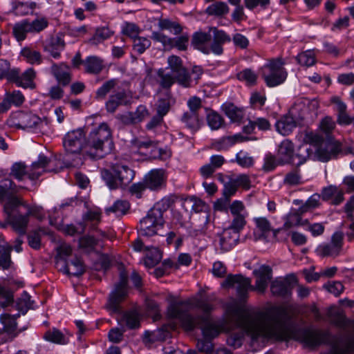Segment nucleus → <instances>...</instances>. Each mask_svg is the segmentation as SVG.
Returning a JSON list of instances; mask_svg holds the SVG:
<instances>
[{"mask_svg":"<svg viewBox=\"0 0 354 354\" xmlns=\"http://www.w3.org/2000/svg\"><path fill=\"white\" fill-rule=\"evenodd\" d=\"M226 313L229 319L235 320L241 330L253 339L286 342L295 339L308 346L330 345L340 354L354 352V337L348 339L344 348H340L328 331L308 328L296 333L288 314L279 307L272 306L263 311H245L236 301H232L227 304Z\"/></svg>","mask_w":354,"mask_h":354,"instance_id":"1","label":"nucleus"},{"mask_svg":"<svg viewBox=\"0 0 354 354\" xmlns=\"http://www.w3.org/2000/svg\"><path fill=\"white\" fill-rule=\"evenodd\" d=\"M195 307L201 309L203 314L192 316L189 313L191 308L189 301H176L170 296L167 314L169 317L178 319L182 327L187 331H192L196 326H199L205 336H218L220 333L219 327L212 322L210 317V313L213 310L212 304L207 300L198 299Z\"/></svg>","mask_w":354,"mask_h":354,"instance_id":"2","label":"nucleus"},{"mask_svg":"<svg viewBox=\"0 0 354 354\" xmlns=\"http://www.w3.org/2000/svg\"><path fill=\"white\" fill-rule=\"evenodd\" d=\"M203 73L201 66H194L189 71L180 57L171 55L167 58V67L157 71V82L165 89L170 88L175 82L184 88H189L198 84Z\"/></svg>","mask_w":354,"mask_h":354,"instance_id":"3","label":"nucleus"},{"mask_svg":"<svg viewBox=\"0 0 354 354\" xmlns=\"http://www.w3.org/2000/svg\"><path fill=\"white\" fill-rule=\"evenodd\" d=\"M100 134H66L63 140L65 149L71 153H79L82 150L93 158H101L109 153L114 145L111 134L103 138Z\"/></svg>","mask_w":354,"mask_h":354,"instance_id":"4","label":"nucleus"},{"mask_svg":"<svg viewBox=\"0 0 354 354\" xmlns=\"http://www.w3.org/2000/svg\"><path fill=\"white\" fill-rule=\"evenodd\" d=\"M319 107V102L315 99L299 98L297 100L290 110L289 114L281 118L275 124L276 130L281 131H292L294 128L299 124L296 120L312 119L317 115Z\"/></svg>","mask_w":354,"mask_h":354,"instance_id":"5","label":"nucleus"},{"mask_svg":"<svg viewBox=\"0 0 354 354\" xmlns=\"http://www.w3.org/2000/svg\"><path fill=\"white\" fill-rule=\"evenodd\" d=\"M36 209L30 208L25 201L15 200L3 207L4 216H6L7 227L10 225L12 230L19 236H24L27 231L30 215H35Z\"/></svg>","mask_w":354,"mask_h":354,"instance_id":"6","label":"nucleus"},{"mask_svg":"<svg viewBox=\"0 0 354 354\" xmlns=\"http://www.w3.org/2000/svg\"><path fill=\"white\" fill-rule=\"evenodd\" d=\"M304 141L316 147V156L322 162L335 158L342 150V143L332 134H304Z\"/></svg>","mask_w":354,"mask_h":354,"instance_id":"7","label":"nucleus"},{"mask_svg":"<svg viewBox=\"0 0 354 354\" xmlns=\"http://www.w3.org/2000/svg\"><path fill=\"white\" fill-rule=\"evenodd\" d=\"M129 160V157L127 156L124 158L116 156L114 162H111L112 171L102 170V178L110 189H115L133 180L134 172L125 164Z\"/></svg>","mask_w":354,"mask_h":354,"instance_id":"8","label":"nucleus"},{"mask_svg":"<svg viewBox=\"0 0 354 354\" xmlns=\"http://www.w3.org/2000/svg\"><path fill=\"white\" fill-rule=\"evenodd\" d=\"M282 58L277 57L268 60L261 67L260 73L268 87H274L283 84L288 76Z\"/></svg>","mask_w":354,"mask_h":354,"instance_id":"9","label":"nucleus"},{"mask_svg":"<svg viewBox=\"0 0 354 354\" xmlns=\"http://www.w3.org/2000/svg\"><path fill=\"white\" fill-rule=\"evenodd\" d=\"M128 296V274L125 270L120 272V280L115 284L114 290L111 292L107 303V308L111 313L120 312V304Z\"/></svg>","mask_w":354,"mask_h":354,"instance_id":"10","label":"nucleus"},{"mask_svg":"<svg viewBox=\"0 0 354 354\" xmlns=\"http://www.w3.org/2000/svg\"><path fill=\"white\" fill-rule=\"evenodd\" d=\"M163 216L156 209H150L147 216L140 221L138 232L142 236H152L158 234L160 228L163 227Z\"/></svg>","mask_w":354,"mask_h":354,"instance_id":"11","label":"nucleus"},{"mask_svg":"<svg viewBox=\"0 0 354 354\" xmlns=\"http://www.w3.org/2000/svg\"><path fill=\"white\" fill-rule=\"evenodd\" d=\"M344 236L342 232H335L332 235L329 243H324L317 247L316 250L317 254L322 257L335 258L339 256L343 249Z\"/></svg>","mask_w":354,"mask_h":354,"instance_id":"12","label":"nucleus"},{"mask_svg":"<svg viewBox=\"0 0 354 354\" xmlns=\"http://www.w3.org/2000/svg\"><path fill=\"white\" fill-rule=\"evenodd\" d=\"M224 288H234L236 290L237 296L241 300L245 299L250 290H254L251 286V280L241 274H230L223 281Z\"/></svg>","mask_w":354,"mask_h":354,"instance_id":"13","label":"nucleus"},{"mask_svg":"<svg viewBox=\"0 0 354 354\" xmlns=\"http://www.w3.org/2000/svg\"><path fill=\"white\" fill-rule=\"evenodd\" d=\"M279 163H293L300 165L306 160L305 156L294 154V146L291 141L285 140L281 142L278 149Z\"/></svg>","mask_w":354,"mask_h":354,"instance_id":"14","label":"nucleus"},{"mask_svg":"<svg viewBox=\"0 0 354 354\" xmlns=\"http://www.w3.org/2000/svg\"><path fill=\"white\" fill-rule=\"evenodd\" d=\"M22 188L17 186L12 180L6 178L0 181V203L3 207L15 200L24 202L23 198L17 195L19 189Z\"/></svg>","mask_w":354,"mask_h":354,"instance_id":"15","label":"nucleus"},{"mask_svg":"<svg viewBox=\"0 0 354 354\" xmlns=\"http://www.w3.org/2000/svg\"><path fill=\"white\" fill-rule=\"evenodd\" d=\"M57 162L55 158H48L44 154H39L38 160L32 162L29 169L28 178L34 180L42 174L43 172H58L57 169L48 167L50 165H55Z\"/></svg>","mask_w":354,"mask_h":354,"instance_id":"16","label":"nucleus"},{"mask_svg":"<svg viewBox=\"0 0 354 354\" xmlns=\"http://www.w3.org/2000/svg\"><path fill=\"white\" fill-rule=\"evenodd\" d=\"M239 240L240 234L226 227L221 233L217 234L215 243L221 252H225L233 249L239 243Z\"/></svg>","mask_w":354,"mask_h":354,"instance_id":"17","label":"nucleus"},{"mask_svg":"<svg viewBox=\"0 0 354 354\" xmlns=\"http://www.w3.org/2000/svg\"><path fill=\"white\" fill-rule=\"evenodd\" d=\"M254 221L256 225V230L254 232V236L256 241L267 239L271 232L273 238L276 239L277 234L281 230V228H272L270 222L266 217L254 218Z\"/></svg>","mask_w":354,"mask_h":354,"instance_id":"18","label":"nucleus"},{"mask_svg":"<svg viewBox=\"0 0 354 354\" xmlns=\"http://www.w3.org/2000/svg\"><path fill=\"white\" fill-rule=\"evenodd\" d=\"M35 76L36 73L32 68H28L21 74H20L19 69L14 68L12 69L10 78L11 79V82H14L18 86H21L25 88H33L35 87L33 80Z\"/></svg>","mask_w":354,"mask_h":354,"instance_id":"19","label":"nucleus"},{"mask_svg":"<svg viewBox=\"0 0 354 354\" xmlns=\"http://www.w3.org/2000/svg\"><path fill=\"white\" fill-rule=\"evenodd\" d=\"M148 189L158 191L166 185V176L163 169H153L144 178Z\"/></svg>","mask_w":354,"mask_h":354,"instance_id":"20","label":"nucleus"},{"mask_svg":"<svg viewBox=\"0 0 354 354\" xmlns=\"http://www.w3.org/2000/svg\"><path fill=\"white\" fill-rule=\"evenodd\" d=\"M25 102V97L18 90L8 91L5 93L3 100L0 102V114L6 113L12 106H21Z\"/></svg>","mask_w":354,"mask_h":354,"instance_id":"21","label":"nucleus"},{"mask_svg":"<svg viewBox=\"0 0 354 354\" xmlns=\"http://www.w3.org/2000/svg\"><path fill=\"white\" fill-rule=\"evenodd\" d=\"M272 268L269 266L262 265L258 269H255L253 271L257 277L254 290L263 292L272 279Z\"/></svg>","mask_w":354,"mask_h":354,"instance_id":"22","label":"nucleus"},{"mask_svg":"<svg viewBox=\"0 0 354 354\" xmlns=\"http://www.w3.org/2000/svg\"><path fill=\"white\" fill-rule=\"evenodd\" d=\"M211 39L212 35L210 32L199 30L193 34L192 45L203 53L209 54L212 53Z\"/></svg>","mask_w":354,"mask_h":354,"instance_id":"23","label":"nucleus"},{"mask_svg":"<svg viewBox=\"0 0 354 354\" xmlns=\"http://www.w3.org/2000/svg\"><path fill=\"white\" fill-rule=\"evenodd\" d=\"M213 33V41L211 43L212 53L216 55H221L223 52V45L230 42L231 38L225 31L214 27L209 28Z\"/></svg>","mask_w":354,"mask_h":354,"instance_id":"24","label":"nucleus"},{"mask_svg":"<svg viewBox=\"0 0 354 354\" xmlns=\"http://www.w3.org/2000/svg\"><path fill=\"white\" fill-rule=\"evenodd\" d=\"M290 279L295 280L294 275H291L283 279H276L273 281L270 286V290L274 295L279 297H288L291 294Z\"/></svg>","mask_w":354,"mask_h":354,"instance_id":"25","label":"nucleus"},{"mask_svg":"<svg viewBox=\"0 0 354 354\" xmlns=\"http://www.w3.org/2000/svg\"><path fill=\"white\" fill-rule=\"evenodd\" d=\"M330 101L335 104V111L337 112V121L338 124L344 126L351 124L354 118L348 115L346 111L347 106L346 104L337 96L331 97Z\"/></svg>","mask_w":354,"mask_h":354,"instance_id":"26","label":"nucleus"},{"mask_svg":"<svg viewBox=\"0 0 354 354\" xmlns=\"http://www.w3.org/2000/svg\"><path fill=\"white\" fill-rule=\"evenodd\" d=\"M250 140H255V138L243 136L241 134L224 136L222 139L214 142L212 144V147L217 151L226 150L236 143L243 142Z\"/></svg>","mask_w":354,"mask_h":354,"instance_id":"27","label":"nucleus"},{"mask_svg":"<svg viewBox=\"0 0 354 354\" xmlns=\"http://www.w3.org/2000/svg\"><path fill=\"white\" fill-rule=\"evenodd\" d=\"M50 71L58 83L63 86H67L71 82L70 68L66 64H53L50 68Z\"/></svg>","mask_w":354,"mask_h":354,"instance_id":"28","label":"nucleus"},{"mask_svg":"<svg viewBox=\"0 0 354 354\" xmlns=\"http://www.w3.org/2000/svg\"><path fill=\"white\" fill-rule=\"evenodd\" d=\"M61 270L66 274L76 277L82 275L85 271L82 260L77 257L70 261H66Z\"/></svg>","mask_w":354,"mask_h":354,"instance_id":"29","label":"nucleus"},{"mask_svg":"<svg viewBox=\"0 0 354 354\" xmlns=\"http://www.w3.org/2000/svg\"><path fill=\"white\" fill-rule=\"evenodd\" d=\"M158 142L145 136L133 138L130 140L131 150L137 151L142 149H156Z\"/></svg>","mask_w":354,"mask_h":354,"instance_id":"30","label":"nucleus"},{"mask_svg":"<svg viewBox=\"0 0 354 354\" xmlns=\"http://www.w3.org/2000/svg\"><path fill=\"white\" fill-rule=\"evenodd\" d=\"M221 109L233 122H239L244 117L245 109L243 107H238L232 103H225L222 105Z\"/></svg>","mask_w":354,"mask_h":354,"instance_id":"31","label":"nucleus"},{"mask_svg":"<svg viewBox=\"0 0 354 354\" xmlns=\"http://www.w3.org/2000/svg\"><path fill=\"white\" fill-rule=\"evenodd\" d=\"M15 116L20 119L21 123L19 125H21V128L23 130L35 127L41 122V118L32 113L17 111Z\"/></svg>","mask_w":354,"mask_h":354,"instance_id":"32","label":"nucleus"},{"mask_svg":"<svg viewBox=\"0 0 354 354\" xmlns=\"http://www.w3.org/2000/svg\"><path fill=\"white\" fill-rule=\"evenodd\" d=\"M270 122L264 118H257L254 120H249L247 124L243 126V133H252L256 129L260 131L270 130Z\"/></svg>","mask_w":354,"mask_h":354,"instance_id":"33","label":"nucleus"},{"mask_svg":"<svg viewBox=\"0 0 354 354\" xmlns=\"http://www.w3.org/2000/svg\"><path fill=\"white\" fill-rule=\"evenodd\" d=\"M101 214L97 211H88L82 216L80 224L85 225V230L88 227L89 232L97 230V225L100 222Z\"/></svg>","mask_w":354,"mask_h":354,"instance_id":"34","label":"nucleus"},{"mask_svg":"<svg viewBox=\"0 0 354 354\" xmlns=\"http://www.w3.org/2000/svg\"><path fill=\"white\" fill-rule=\"evenodd\" d=\"M305 212L300 211V207L298 209H292L286 217V221L283 225L285 228H290L294 226L304 225L308 223V220H302L301 214Z\"/></svg>","mask_w":354,"mask_h":354,"instance_id":"35","label":"nucleus"},{"mask_svg":"<svg viewBox=\"0 0 354 354\" xmlns=\"http://www.w3.org/2000/svg\"><path fill=\"white\" fill-rule=\"evenodd\" d=\"M120 323V324H125L130 329L138 328L140 326L138 313L135 310L124 312Z\"/></svg>","mask_w":354,"mask_h":354,"instance_id":"36","label":"nucleus"},{"mask_svg":"<svg viewBox=\"0 0 354 354\" xmlns=\"http://www.w3.org/2000/svg\"><path fill=\"white\" fill-rule=\"evenodd\" d=\"M44 338L46 341L58 344H66L69 342V336L55 328L46 331L44 335Z\"/></svg>","mask_w":354,"mask_h":354,"instance_id":"37","label":"nucleus"},{"mask_svg":"<svg viewBox=\"0 0 354 354\" xmlns=\"http://www.w3.org/2000/svg\"><path fill=\"white\" fill-rule=\"evenodd\" d=\"M230 11L227 3L223 1H215L209 5L205 10L208 15L217 17H222L227 15Z\"/></svg>","mask_w":354,"mask_h":354,"instance_id":"38","label":"nucleus"},{"mask_svg":"<svg viewBox=\"0 0 354 354\" xmlns=\"http://www.w3.org/2000/svg\"><path fill=\"white\" fill-rule=\"evenodd\" d=\"M65 43L62 37L52 38L50 44L46 46V50L55 59L60 57V53L64 50Z\"/></svg>","mask_w":354,"mask_h":354,"instance_id":"39","label":"nucleus"},{"mask_svg":"<svg viewBox=\"0 0 354 354\" xmlns=\"http://www.w3.org/2000/svg\"><path fill=\"white\" fill-rule=\"evenodd\" d=\"M181 121L189 130L194 131L199 130L203 124V121L199 119L198 113L184 112L181 117Z\"/></svg>","mask_w":354,"mask_h":354,"instance_id":"40","label":"nucleus"},{"mask_svg":"<svg viewBox=\"0 0 354 354\" xmlns=\"http://www.w3.org/2000/svg\"><path fill=\"white\" fill-rule=\"evenodd\" d=\"M127 103V94L124 91H122L110 96L106 103V108L107 111L113 113L119 105Z\"/></svg>","mask_w":354,"mask_h":354,"instance_id":"41","label":"nucleus"},{"mask_svg":"<svg viewBox=\"0 0 354 354\" xmlns=\"http://www.w3.org/2000/svg\"><path fill=\"white\" fill-rule=\"evenodd\" d=\"M207 125L212 131H217L225 127V122L222 115L214 111H210L206 116Z\"/></svg>","mask_w":354,"mask_h":354,"instance_id":"42","label":"nucleus"},{"mask_svg":"<svg viewBox=\"0 0 354 354\" xmlns=\"http://www.w3.org/2000/svg\"><path fill=\"white\" fill-rule=\"evenodd\" d=\"M20 55L24 60L30 64H40L42 62L41 53L32 48H23Z\"/></svg>","mask_w":354,"mask_h":354,"instance_id":"43","label":"nucleus"},{"mask_svg":"<svg viewBox=\"0 0 354 354\" xmlns=\"http://www.w3.org/2000/svg\"><path fill=\"white\" fill-rule=\"evenodd\" d=\"M84 65L87 73L97 74L102 70L103 61L96 56H90L84 60Z\"/></svg>","mask_w":354,"mask_h":354,"instance_id":"44","label":"nucleus"},{"mask_svg":"<svg viewBox=\"0 0 354 354\" xmlns=\"http://www.w3.org/2000/svg\"><path fill=\"white\" fill-rule=\"evenodd\" d=\"M237 78L247 86H252L257 84L258 75L251 68H245L237 73Z\"/></svg>","mask_w":354,"mask_h":354,"instance_id":"45","label":"nucleus"},{"mask_svg":"<svg viewBox=\"0 0 354 354\" xmlns=\"http://www.w3.org/2000/svg\"><path fill=\"white\" fill-rule=\"evenodd\" d=\"M158 26L160 30H167L174 35H179L183 31V27L179 23L169 19H159Z\"/></svg>","mask_w":354,"mask_h":354,"instance_id":"46","label":"nucleus"},{"mask_svg":"<svg viewBox=\"0 0 354 354\" xmlns=\"http://www.w3.org/2000/svg\"><path fill=\"white\" fill-rule=\"evenodd\" d=\"M19 317V314L10 315L5 313L0 315V321L3 325V330L8 333H13L17 330L16 319Z\"/></svg>","mask_w":354,"mask_h":354,"instance_id":"47","label":"nucleus"},{"mask_svg":"<svg viewBox=\"0 0 354 354\" xmlns=\"http://www.w3.org/2000/svg\"><path fill=\"white\" fill-rule=\"evenodd\" d=\"M46 234V230L41 227L30 231L27 236L28 245L35 250L39 249L41 236Z\"/></svg>","mask_w":354,"mask_h":354,"instance_id":"48","label":"nucleus"},{"mask_svg":"<svg viewBox=\"0 0 354 354\" xmlns=\"http://www.w3.org/2000/svg\"><path fill=\"white\" fill-rule=\"evenodd\" d=\"M130 208V204L128 201L124 200H118L113 205L106 209V213L115 214L117 216H120L126 214Z\"/></svg>","mask_w":354,"mask_h":354,"instance_id":"49","label":"nucleus"},{"mask_svg":"<svg viewBox=\"0 0 354 354\" xmlns=\"http://www.w3.org/2000/svg\"><path fill=\"white\" fill-rule=\"evenodd\" d=\"M113 32L107 27L99 28L95 30L93 36L89 39L88 43L91 45H97L103 42L104 40L111 37Z\"/></svg>","mask_w":354,"mask_h":354,"instance_id":"50","label":"nucleus"},{"mask_svg":"<svg viewBox=\"0 0 354 354\" xmlns=\"http://www.w3.org/2000/svg\"><path fill=\"white\" fill-rule=\"evenodd\" d=\"M99 241L90 235H85L80 238L79 247L87 253L95 251Z\"/></svg>","mask_w":354,"mask_h":354,"instance_id":"51","label":"nucleus"},{"mask_svg":"<svg viewBox=\"0 0 354 354\" xmlns=\"http://www.w3.org/2000/svg\"><path fill=\"white\" fill-rule=\"evenodd\" d=\"M167 336V333L162 330L156 331H145L142 336V342L146 345H150L156 341H164Z\"/></svg>","mask_w":354,"mask_h":354,"instance_id":"52","label":"nucleus"},{"mask_svg":"<svg viewBox=\"0 0 354 354\" xmlns=\"http://www.w3.org/2000/svg\"><path fill=\"white\" fill-rule=\"evenodd\" d=\"M13 34L17 41H23L26 37L28 32H30L28 26V21L23 20L15 24L12 28Z\"/></svg>","mask_w":354,"mask_h":354,"instance_id":"53","label":"nucleus"},{"mask_svg":"<svg viewBox=\"0 0 354 354\" xmlns=\"http://www.w3.org/2000/svg\"><path fill=\"white\" fill-rule=\"evenodd\" d=\"M28 173L29 170H27L26 165L22 162H18L12 165L10 176L21 181L25 176H28Z\"/></svg>","mask_w":354,"mask_h":354,"instance_id":"54","label":"nucleus"},{"mask_svg":"<svg viewBox=\"0 0 354 354\" xmlns=\"http://www.w3.org/2000/svg\"><path fill=\"white\" fill-rule=\"evenodd\" d=\"M297 60L301 66L310 67L316 62L315 54L313 50H308L299 53L297 56Z\"/></svg>","mask_w":354,"mask_h":354,"instance_id":"55","label":"nucleus"},{"mask_svg":"<svg viewBox=\"0 0 354 354\" xmlns=\"http://www.w3.org/2000/svg\"><path fill=\"white\" fill-rule=\"evenodd\" d=\"M203 338L198 340L196 347L200 352L210 353L214 350L212 339L215 337L205 336L203 333Z\"/></svg>","mask_w":354,"mask_h":354,"instance_id":"56","label":"nucleus"},{"mask_svg":"<svg viewBox=\"0 0 354 354\" xmlns=\"http://www.w3.org/2000/svg\"><path fill=\"white\" fill-rule=\"evenodd\" d=\"M11 248L0 245V268L3 270L8 269L11 265Z\"/></svg>","mask_w":354,"mask_h":354,"instance_id":"57","label":"nucleus"},{"mask_svg":"<svg viewBox=\"0 0 354 354\" xmlns=\"http://www.w3.org/2000/svg\"><path fill=\"white\" fill-rule=\"evenodd\" d=\"M147 129L153 131H165L166 126L164 124L163 118L158 116H153L147 124Z\"/></svg>","mask_w":354,"mask_h":354,"instance_id":"58","label":"nucleus"},{"mask_svg":"<svg viewBox=\"0 0 354 354\" xmlns=\"http://www.w3.org/2000/svg\"><path fill=\"white\" fill-rule=\"evenodd\" d=\"M151 38L155 41L161 43L165 48L173 47L174 39L169 37L160 32L153 31L151 33Z\"/></svg>","mask_w":354,"mask_h":354,"instance_id":"59","label":"nucleus"},{"mask_svg":"<svg viewBox=\"0 0 354 354\" xmlns=\"http://www.w3.org/2000/svg\"><path fill=\"white\" fill-rule=\"evenodd\" d=\"M283 183L290 186L301 184V176L299 171L295 169L287 173L283 179Z\"/></svg>","mask_w":354,"mask_h":354,"instance_id":"60","label":"nucleus"},{"mask_svg":"<svg viewBox=\"0 0 354 354\" xmlns=\"http://www.w3.org/2000/svg\"><path fill=\"white\" fill-rule=\"evenodd\" d=\"M151 46L149 39L143 37H137L133 39V49L139 54L143 53Z\"/></svg>","mask_w":354,"mask_h":354,"instance_id":"61","label":"nucleus"},{"mask_svg":"<svg viewBox=\"0 0 354 354\" xmlns=\"http://www.w3.org/2000/svg\"><path fill=\"white\" fill-rule=\"evenodd\" d=\"M174 203V199L171 197H165L161 201L155 204L151 209L157 210L161 216H163V213L167 211Z\"/></svg>","mask_w":354,"mask_h":354,"instance_id":"62","label":"nucleus"},{"mask_svg":"<svg viewBox=\"0 0 354 354\" xmlns=\"http://www.w3.org/2000/svg\"><path fill=\"white\" fill-rule=\"evenodd\" d=\"M246 225V221L244 215L233 216V219L230 225L227 227L233 231L240 234L241 231L244 228Z\"/></svg>","mask_w":354,"mask_h":354,"instance_id":"63","label":"nucleus"},{"mask_svg":"<svg viewBox=\"0 0 354 354\" xmlns=\"http://www.w3.org/2000/svg\"><path fill=\"white\" fill-rule=\"evenodd\" d=\"M336 123L330 116L323 118L319 124V129L322 133H331L335 128Z\"/></svg>","mask_w":354,"mask_h":354,"instance_id":"64","label":"nucleus"}]
</instances>
